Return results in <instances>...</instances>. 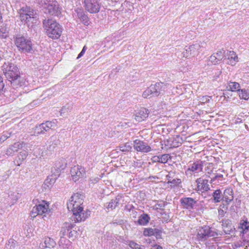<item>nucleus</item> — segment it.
<instances>
[{
  "mask_svg": "<svg viewBox=\"0 0 249 249\" xmlns=\"http://www.w3.org/2000/svg\"><path fill=\"white\" fill-rule=\"evenodd\" d=\"M222 228L226 234L234 233L235 228L231 223V221L228 219L222 221Z\"/></svg>",
  "mask_w": 249,
  "mask_h": 249,
  "instance_id": "22",
  "label": "nucleus"
},
{
  "mask_svg": "<svg viewBox=\"0 0 249 249\" xmlns=\"http://www.w3.org/2000/svg\"><path fill=\"white\" fill-rule=\"evenodd\" d=\"M239 97L241 99L248 100L249 99V90L244 89H240L238 92Z\"/></svg>",
  "mask_w": 249,
  "mask_h": 249,
  "instance_id": "32",
  "label": "nucleus"
},
{
  "mask_svg": "<svg viewBox=\"0 0 249 249\" xmlns=\"http://www.w3.org/2000/svg\"><path fill=\"white\" fill-rule=\"evenodd\" d=\"M83 196L78 193L72 195L67 203V208L69 211L73 210L81 207L80 205L83 202Z\"/></svg>",
  "mask_w": 249,
  "mask_h": 249,
  "instance_id": "10",
  "label": "nucleus"
},
{
  "mask_svg": "<svg viewBox=\"0 0 249 249\" xmlns=\"http://www.w3.org/2000/svg\"><path fill=\"white\" fill-rule=\"evenodd\" d=\"M149 111L144 107H141L136 113L135 119L139 122L144 120L148 116Z\"/></svg>",
  "mask_w": 249,
  "mask_h": 249,
  "instance_id": "21",
  "label": "nucleus"
},
{
  "mask_svg": "<svg viewBox=\"0 0 249 249\" xmlns=\"http://www.w3.org/2000/svg\"><path fill=\"white\" fill-rule=\"evenodd\" d=\"M228 205L225 204V203H223L222 205H220L221 208L218 210L219 219L220 218H222L224 216L225 213H226V211L228 210Z\"/></svg>",
  "mask_w": 249,
  "mask_h": 249,
  "instance_id": "35",
  "label": "nucleus"
},
{
  "mask_svg": "<svg viewBox=\"0 0 249 249\" xmlns=\"http://www.w3.org/2000/svg\"><path fill=\"white\" fill-rule=\"evenodd\" d=\"M2 67L3 73L13 89L24 85V79L20 76L19 69L16 65L12 63H5Z\"/></svg>",
  "mask_w": 249,
  "mask_h": 249,
  "instance_id": "1",
  "label": "nucleus"
},
{
  "mask_svg": "<svg viewBox=\"0 0 249 249\" xmlns=\"http://www.w3.org/2000/svg\"><path fill=\"white\" fill-rule=\"evenodd\" d=\"M120 150L123 152H128L130 151L132 148L131 145L128 143H125L124 145L120 146Z\"/></svg>",
  "mask_w": 249,
  "mask_h": 249,
  "instance_id": "37",
  "label": "nucleus"
},
{
  "mask_svg": "<svg viewBox=\"0 0 249 249\" xmlns=\"http://www.w3.org/2000/svg\"><path fill=\"white\" fill-rule=\"evenodd\" d=\"M229 90L231 91H237L238 92L240 89V84L236 82H230L229 83Z\"/></svg>",
  "mask_w": 249,
  "mask_h": 249,
  "instance_id": "33",
  "label": "nucleus"
},
{
  "mask_svg": "<svg viewBox=\"0 0 249 249\" xmlns=\"http://www.w3.org/2000/svg\"><path fill=\"white\" fill-rule=\"evenodd\" d=\"M198 189L203 191H207L210 190L208 180L202 178H198L196 180Z\"/></svg>",
  "mask_w": 249,
  "mask_h": 249,
  "instance_id": "24",
  "label": "nucleus"
},
{
  "mask_svg": "<svg viewBox=\"0 0 249 249\" xmlns=\"http://www.w3.org/2000/svg\"><path fill=\"white\" fill-rule=\"evenodd\" d=\"M49 203L46 201H42L41 203L36 205L31 211V216L35 217L38 215H43L50 212Z\"/></svg>",
  "mask_w": 249,
  "mask_h": 249,
  "instance_id": "8",
  "label": "nucleus"
},
{
  "mask_svg": "<svg viewBox=\"0 0 249 249\" xmlns=\"http://www.w3.org/2000/svg\"><path fill=\"white\" fill-rule=\"evenodd\" d=\"M154 229L146 228L145 229L143 234L145 236H151L154 235Z\"/></svg>",
  "mask_w": 249,
  "mask_h": 249,
  "instance_id": "40",
  "label": "nucleus"
},
{
  "mask_svg": "<svg viewBox=\"0 0 249 249\" xmlns=\"http://www.w3.org/2000/svg\"><path fill=\"white\" fill-rule=\"evenodd\" d=\"M98 180H99V178H95L93 180L90 179V181H92V183H93L97 182L98 181Z\"/></svg>",
  "mask_w": 249,
  "mask_h": 249,
  "instance_id": "58",
  "label": "nucleus"
},
{
  "mask_svg": "<svg viewBox=\"0 0 249 249\" xmlns=\"http://www.w3.org/2000/svg\"><path fill=\"white\" fill-rule=\"evenodd\" d=\"M56 126V120L52 121H46L39 125H36L34 128V135L38 136L40 134H44L46 132L49 131Z\"/></svg>",
  "mask_w": 249,
  "mask_h": 249,
  "instance_id": "7",
  "label": "nucleus"
},
{
  "mask_svg": "<svg viewBox=\"0 0 249 249\" xmlns=\"http://www.w3.org/2000/svg\"><path fill=\"white\" fill-rule=\"evenodd\" d=\"M27 156V152L25 150L20 152L18 155L19 159L22 161L26 158Z\"/></svg>",
  "mask_w": 249,
  "mask_h": 249,
  "instance_id": "47",
  "label": "nucleus"
},
{
  "mask_svg": "<svg viewBox=\"0 0 249 249\" xmlns=\"http://www.w3.org/2000/svg\"><path fill=\"white\" fill-rule=\"evenodd\" d=\"M10 136V133H8L7 132L3 134L0 138V143H1L2 142L7 140Z\"/></svg>",
  "mask_w": 249,
  "mask_h": 249,
  "instance_id": "46",
  "label": "nucleus"
},
{
  "mask_svg": "<svg viewBox=\"0 0 249 249\" xmlns=\"http://www.w3.org/2000/svg\"><path fill=\"white\" fill-rule=\"evenodd\" d=\"M209 61L213 64H218L220 62L217 60V58L213 54H212L209 57Z\"/></svg>",
  "mask_w": 249,
  "mask_h": 249,
  "instance_id": "45",
  "label": "nucleus"
},
{
  "mask_svg": "<svg viewBox=\"0 0 249 249\" xmlns=\"http://www.w3.org/2000/svg\"><path fill=\"white\" fill-rule=\"evenodd\" d=\"M200 48L199 44H196L186 47L184 51L182 52V56L185 58H189L191 56L194 57L199 53V50Z\"/></svg>",
  "mask_w": 249,
  "mask_h": 249,
  "instance_id": "14",
  "label": "nucleus"
},
{
  "mask_svg": "<svg viewBox=\"0 0 249 249\" xmlns=\"http://www.w3.org/2000/svg\"><path fill=\"white\" fill-rule=\"evenodd\" d=\"M219 235H222V234L212 230L209 226H204L197 230V238L200 241H204L209 237H214Z\"/></svg>",
  "mask_w": 249,
  "mask_h": 249,
  "instance_id": "6",
  "label": "nucleus"
},
{
  "mask_svg": "<svg viewBox=\"0 0 249 249\" xmlns=\"http://www.w3.org/2000/svg\"><path fill=\"white\" fill-rule=\"evenodd\" d=\"M153 235L155 236L157 239L161 238V231L158 229H154Z\"/></svg>",
  "mask_w": 249,
  "mask_h": 249,
  "instance_id": "44",
  "label": "nucleus"
},
{
  "mask_svg": "<svg viewBox=\"0 0 249 249\" xmlns=\"http://www.w3.org/2000/svg\"><path fill=\"white\" fill-rule=\"evenodd\" d=\"M87 47L86 46H84V47L83 48V49L82 50L81 52L78 54V55L77 57V59L80 58L84 55L86 51L87 50Z\"/></svg>",
  "mask_w": 249,
  "mask_h": 249,
  "instance_id": "52",
  "label": "nucleus"
},
{
  "mask_svg": "<svg viewBox=\"0 0 249 249\" xmlns=\"http://www.w3.org/2000/svg\"><path fill=\"white\" fill-rule=\"evenodd\" d=\"M20 19L24 22L28 27H32L33 24H36L38 16L36 12L30 7L27 6L22 7L19 10Z\"/></svg>",
  "mask_w": 249,
  "mask_h": 249,
  "instance_id": "3",
  "label": "nucleus"
},
{
  "mask_svg": "<svg viewBox=\"0 0 249 249\" xmlns=\"http://www.w3.org/2000/svg\"><path fill=\"white\" fill-rule=\"evenodd\" d=\"M133 147L137 151L142 153H148L152 150L146 142L138 139L134 141Z\"/></svg>",
  "mask_w": 249,
  "mask_h": 249,
  "instance_id": "16",
  "label": "nucleus"
},
{
  "mask_svg": "<svg viewBox=\"0 0 249 249\" xmlns=\"http://www.w3.org/2000/svg\"><path fill=\"white\" fill-rule=\"evenodd\" d=\"M56 246L55 242L50 237H46L43 243H41L40 248H53Z\"/></svg>",
  "mask_w": 249,
  "mask_h": 249,
  "instance_id": "26",
  "label": "nucleus"
},
{
  "mask_svg": "<svg viewBox=\"0 0 249 249\" xmlns=\"http://www.w3.org/2000/svg\"><path fill=\"white\" fill-rule=\"evenodd\" d=\"M150 217L147 213H143L141 214L138 220V223L142 226L147 225L150 220Z\"/></svg>",
  "mask_w": 249,
  "mask_h": 249,
  "instance_id": "27",
  "label": "nucleus"
},
{
  "mask_svg": "<svg viewBox=\"0 0 249 249\" xmlns=\"http://www.w3.org/2000/svg\"><path fill=\"white\" fill-rule=\"evenodd\" d=\"M75 11L76 12L77 17H78V18L79 19L81 18L82 17H83V16H84V15H85V14L84 13L83 11L80 9V10H75Z\"/></svg>",
  "mask_w": 249,
  "mask_h": 249,
  "instance_id": "51",
  "label": "nucleus"
},
{
  "mask_svg": "<svg viewBox=\"0 0 249 249\" xmlns=\"http://www.w3.org/2000/svg\"><path fill=\"white\" fill-rule=\"evenodd\" d=\"M155 206L157 207V209H162L164 207V202H160V203H157Z\"/></svg>",
  "mask_w": 249,
  "mask_h": 249,
  "instance_id": "54",
  "label": "nucleus"
},
{
  "mask_svg": "<svg viewBox=\"0 0 249 249\" xmlns=\"http://www.w3.org/2000/svg\"><path fill=\"white\" fill-rule=\"evenodd\" d=\"M152 249H163L160 246H158V245H156V246H154Z\"/></svg>",
  "mask_w": 249,
  "mask_h": 249,
  "instance_id": "59",
  "label": "nucleus"
},
{
  "mask_svg": "<svg viewBox=\"0 0 249 249\" xmlns=\"http://www.w3.org/2000/svg\"><path fill=\"white\" fill-rule=\"evenodd\" d=\"M75 225L68 222H65L63 224L61 230L60 232V237H65V236L69 234V231H71Z\"/></svg>",
  "mask_w": 249,
  "mask_h": 249,
  "instance_id": "25",
  "label": "nucleus"
},
{
  "mask_svg": "<svg viewBox=\"0 0 249 249\" xmlns=\"http://www.w3.org/2000/svg\"><path fill=\"white\" fill-rule=\"evenodd\" d=\"M120 200V198L116 197L114 199H112L109 202L106 203L105 206L107 209L113 210L119 205Z\"/></svg>",
  "mask_w": 249,
  "mask_h": 249,
  "instance_id": "28",
  "label": "nucleus"
},
{
  "mask_svg": "<svg viewBox=\"0 0 249 249\" xmlns=\"http://www.w3.org/2000/svg\"><path fill=\"white\" fill-rule=\"evenodd\" d=\"M211 98V96H204L200 98V102L202 103H206L210 101V99Z\"/></svg>",
  "mask_w": 249,
  "mask_h": 249,
  "instance_id": "48",
  "label": "nucleus"
},
{
  "mask_svg": "<svg viewBox=\"0 0 249 249\" xmlns=\"http://www.w3.org/2000/svg\"><path fill=\"white\" fill-rule=\"evenodd\" d=\"M153 162H160V156H155L152 158Z\"/></svg>",
  "mask_w": 249,
  "mask_h": 249,
  "instance_id": "53",
  "label": "nucleus"
},
{
  "mask_svg": "<svg viewBox=\"0 0 249 249\" xmlns=\"http://www.w3.org/2000/svg\"><path fill=\"white\" fill-rule=\"evenodd\" d=\"M183 142V140L181 137L176 135L167 140L165 145L168 146L169 148L178 147Z\"/></svg>",
  "mask_w": 249,
  "mask_h": 249,
  "instance_id": "18",
  "label": "nucleus"
},
{
  "mask_svg": "<svg viewBox=\"0 0 249 249\" xmlns=\"http://www.w3.org/2000/svg\"><path fill=\"white\" fill-rule=\"evenodd\" d=\"M181 179H179V178H175V179H173L172 180L168 181V183L171 184V186L172 185H173V186L178 185V184L181 183Z\"/></svg>",
  "mask_w": 249,
  "mask_h": 249,
  "instance_id": "43",
  "label": "nucleus"
},
{
  "mask_svg": "<svg viewBox=\"0 0 249 249\" xmlns=\"http://www.w3.org/2000/svg\"><path fill=\"white\" fill-rule=\"evenodd\" d=\"M240 226L244 231H248L249 229V222L247 220H243L242 222L240 223Z\"/></svg>",
  "mask_w": 249,
  "mask_h": 249,
  "instance_id": "42",
  "label": "nucleus"
},
{
  "mask_svg": "<svg viewBox=\"0 0 249 249\" xmlns=\"http://www.w3.org/2000/svg\"><path fill=\"white\" fill-rule=\"evenodd\" d=\"M223 202L225 204L229 205L233 200V192L231 188L226 189L222 194Z\"/></svg>",
  "mask_w": 249,
  "mask_h": 249,
  "instance_id": "20",
  "label": "nucleus"
},
{
  "mask_svg": "<svg viewBox=\"0 0 249 249\" xmlns=\"http://www.w3.org/2000/svg\"><path fill=\"white\" fill-rule=\"evenodd\" d=\"M128 245L132 249H143L139 244L133 241H129L128 242Z\"/></svg>",
  "mask_w": 249,
  "mask_h": 249,
  "instance_id": "39",
  "label": "nucleus"
},
{
  "mask_svg": "<svg viewBox=\"0 0 249 249\" xmlns=\"http://www.w3.org/2000/svg\"><path fill=\"white\" fill-rule=\"evenodd\" d=\"M15 44L18 50L25 53L32 50V43L30 39L21 35H18L14 39Z\"/></svg>",
  "mask_w": 249,
  "mask_h": 249,
  "instance_id": "5",
  "label": "nucleus"
},
{
  "mask_svg": "<svg viewBox=\"0 0 249 249\" xmlns=\"http://www.w3.org/2000/svg\"><path fill=\"white\" fill-rule=\"evenodd\" d=\"M4 87L3 78L0 76V91L2 90Z\"/></svg>",
  "mask_w": 249,
  "mask_h": 249,
  "instance_id": "55",
  "label": "nucleus"
},
{
  "mask_svg": "<svg viewBox=\"0 0 249 249\" xmlns=\"http://www.w3.org/2000/svg\"><path fill=\"white\" fill-rule=\"evenodd\" d=\"M77 234V232L76 231L73 230V231H71H71H69V237L70 238H74L76 237V235Z\"/></svg>",
  "mask_w": 249,
  "mask_h": 249,
  "instance_id": "50",
  "label": "nucleus"
},
{
  "mask_svg": "<svg viewBox=\"0 0 249 249\" xmlns=\"http://www.w3.org/2000/svg\"><path fill=\"white\" fill-rule=\"evenodd\" d=\"M217 58V60L220 62L225 56V51L223 49L218 51L216 53H213Z\"/></svg>",
  "mask_w": 249,
  "mask_h": 249,
  "instance_id": "36",
  "label": "nucleus"
},
{
  "mask_svg": "<svg viewBox=\"0 0 249 249\" xmlns=\"http://www.w3.org/2000/svg\"><path fill=\"white\" fill-rule=\"evenodd\" d=\"M188 167L185 173L187 175L192 176L193 174L202 171L203 165L202 161L197 160L194 162L190 161Z\"/></svg>",
  "mask_w": 249,
  "mask_h": 249,
  "instance_id": "12",
  "label": "nucleus"
},
{
  "mask_svg": "<svg viewBox=\"0 0 249 249\" xmlns=\"http://www.w3.org/2000/svg\"><path fill=\"white\" fill-rule=\"evenodd\" d=\"M223 175L217 174H214V176L211 178V181L212 182H213L217 180L218 181H219V180L222 181L223 180Z\"/></svg>",
  "mask_w": 249,
  "mask_h": 249,
  "instance_id": "41",
  "label": "nucleus"
},
{
  "mask_svg": "<svg viewBox=\"0 0 249 249\" xmlns=\"http://www.w3.org/2000/svg\"><path fill=\"white\" fill-rule=\"evenodd\" d=\"M171 159V156L168 154H163L160 156V163H165L168 160Z\"/></svg>",
  "mask_w": 249,
  "mask_h": 249,
  "instance_id": "38",
  "label": "nucleus"
},
{
  "mask_svg": "<svg viewBox=\"0 0 249 249\" xmlns=\"http://www.w3.org/2000/svg\"><path fill=\"white\" fill-rule=\"evenodd\" d=\"M197 200L192 197H183L180 199L181 206L187 210L194 209Z\"/></svg>",
  "mask_w": 249,
  "mask_h": 249,
  "instance_id": "17",
  "label": "nucleus"
},
{
  "mask_svg": "<svg viewBox=\"0 0 249 249\" xmlns=\"http://www.w3.org/2000/svg\"><path fill=\"white\" fill-rule=\"evenodd\" d=\"M81 21L85 25H87L89 24V18L85 14L80 19Z\"/></svg>",
  "mask_w": 249,
  "mask_h": 249,
  "instance_id": "49",
  "label": "nucleus"
},
{
  "mask_svg": "<svg viewBox=\"0 0 249 249\" xmlns=\"http://www.w3.org/2000/svg\"><path fill=\"white\" fill-rule=\"evenodd\" d=\"M71 246L70 241L65 237H60L59 246L61 249H69Z\"/></svg>",
  "mask_w": 249,
  "mask_h": 249,
  "instance_id": "30",
  "label": "nucleus"
},
{
  "mask_svg": "<svg viewBox=\"0 0 249 249\" xmlns=\"http://www.w3.org/2000/svg\"><path fill=\"white\" fill-rule=\"evenodd\" d=\"M45 12L52 16H57L61 13V9L57 1L52 0L45 8Z\"/></svg>",
  "mask_w": 249,
  "mask_h": 249,
  "instance_id": "13",
  "label": "nucleus"
},
{
  "mask_svg": "<svg viewBox=\"0 0 249 249\" xmlns=\"http://www.w3.org/2000/svg\"><path fill=\"white\" fill-rule=\"evenodd\" d=\"M74 216V219L75 222H79L85 221L88 218L90 214V212L89 210L84 211L82 207H79L74 210H71Z\"/></svg>",
  "mask_w": 249,
  "mask_h": 249,
  "instance_id": "11",
  "label": "nucleus"
},
{
  "mask_svg": "<svg viewBox=\"0 0 249 249\" xmlns=\"http://www.w3.org/2000/svg\"><path fill=\"white\" fill-rule=\"evenodd\" d=\"M20 247L17 241L14 239H11L9 240L8 243L6 244L5 249H19Z\"/></svg>",
  "mask_w": 249,
  "mask_h": 249,
  "instance_id": "31",
  "label": "nucleus"
},
{
  "mask_svg": "<svg viewBox=\"0 0 249 249\" xmlns=\"http://www.w3.org/2000/svg\"><path fill=\"white\" fill-rule=\"evenodd\" d=\"M228 59L230 60V64L234 65L236 62L238 61V57L233 51H230Z\"/></svg>",
  "mask_w": 249,
  "mask_h": 249,
  "instance_id": "34",
  "label": "nucleus"
},
{
  "mask_svg": "<svg viewBox=\"0 0 249 249\" xmlns=\"http://www.w3.org/2000/svg\"><path fill=\"white\" fill-rule=\"evenodd\" d=\"M43 25L47 36L52 39H57L61 35L62 26L52 18L45 19Z\"/></svg>",
  "mask_w": 249,
  "mask_h": 249,
  "instance_id": "2",
  "label": "nucleus"
},
{
  "mask_svg": "<svg viewBox=\"0 0 249 249\" xmlns=\"http://www.w3.org/2000/svg\"><path fill=\"white\" fill-rule=\"evenodd\" d=\"M221 71H217L215 72V75L213 76L214 79L216 80L219 77V76L221 74Z\"/></svg>",
  "mask_w": 249,
  "mask_h": 249,
  "instance_id": "56",
  "label": "nucleus"
},
{
  "mask_svg": "<svg viewBox=\"0 0 249 249\" xmlns=\"http://www.w3.org/2000/svg\"><path fill=\"white\" fill-rule=\"evenodd\" d=\"M166 89V85L163 83H156L152 84L142 94V96L145 98H150L153 97H157L163 94Z\"/></svg>",
  "mask_w": 249,
  "mask_h": 249,
  "instance_id": "4",
  "label": "nucleus"
},
{
  "mask_svg": "<svg viewBox=\"0 0 249 249\" xmlns=\"http://www.w3.org/2000/svg\"><path fill=\"white\" fill-rule=\"evenodd\" d=\"M222 193L220 190H215L213 194V197L214 203H218L223 201Z\"/></svg>",
  "mask_w": 249,
  "mask_h": 249,
  "instance_id": "29",
  "label": "nucleus"
},
{
  "mask_svg": "<svg viewBox=\"0 0 249 249\" xmlns=\"http://www.w3.org/2000/svg\"><path fill=\"white\" fill-rule=\"evenodd\" d=\"M25 145L26 143L23 142H15L7 149L5 154L8 156H13L15 153L18 152L19 149H21Z\"/></svg>",
  "mask_w": 249,
  "mask_h": 249,
  "instance_id": "19",
  "label": "nucleus"
},
{
  "mask_svg": "<svg viewBox=\"0 0 249 249\" xmlns=\"http://www.w3.org/2000/svg\"><path fill=\"white\" fill-rule=\"evenodd\" d=\"M68 108H66L65 107H63L61 109L60 111L61 114H62L63 113H64L67 110Z\"/></svg>",
  "mask_w": 249,
  "mask_h": 249,
  "instance_id": "57",
  "label": "nucleus"
},
{
  "mask_svg": "<svg viewBox=\"0 0 249 249\" xmlns=\"http://www.w3.org/2000/svg\"><path fill=\"white\" fill-rule=\"evenodd\" d=\"M71 173L72 180L76 182L83 178L86 174L84 168L81 166L76 165L71 168Z\"/></svg>",
  "mask_w": 249,
  "mask_h": 249,
  "instance_id": "15",
  "label": "nucleus"
},
{
  "mask_svg": "<svg viewBox=\"0 0 249 249\" xmlns=\"http://www.w3.org/2000/svg\"><path fill=\"white\" fill-rule=\"evenodd\" d=\"M101 6L100 0H84V7L86 11L91 14L99 12Z\"/></svg>",
  "mask_w": 249,
  "mask_h": 249,
  "instance_id": "9",
  "label": "nucleus"
},
{
  "mask_svg": "<svg viewBox=\"0 0 249 249\" xmlns=\"http://www.w3.org/2000/svg\"><path fill=\"white\" fill-rule=\"evenodd\" d=\"M48 144V149L50 151H53L54 148L60 144L58 137L56 135L51 136L47 141Z\"/></svg>",
  "mask_w": 249,
  "mask_h": 249,
  "instance_id": "23",
  "label": "nucleus"
}]
</instances>
